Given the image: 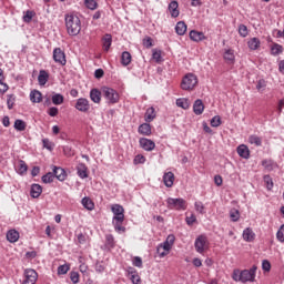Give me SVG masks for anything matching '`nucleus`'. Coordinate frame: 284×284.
<instances>
[{"label": "nucleus", "instance_id": "obj_52", "mask_svg": "<svg viewBox=\"0 0 284 284\" xmlns=\"http://www.w3.org/2000/svg\"><path fill=\"white\" fill-rule=\"evenodd\" d=\"M67 272H70V264H63L58 267V274L63 275Z\"/></svg>", "mask_w": 284, "mask_h": 284}, {"label": "nucleus", "instance_id": "obj_44", "mask_svg": "<svg viewBox=\"0 0 284 284\" xmlns=\"http://www.w3.org/2000/svg\"><path fill=\"white\" fill-rule=\"evenodd\" d=\"M230 217H231V221H233L234 223H236V221H239V219H241V213L239 212V210L232 209V210L230 211Z\"/></svg>", "mask_w": 284, "mask_h": 284}, {"label": "nucleus", "instance_id": "obj_16", "mask_svg": "<svg viewBox=\"0 0 284 284\" xmlns=\"http://www.w3.org/2000/svg\"><path fill=\"white\" fill-rule=\"evenodd\" d=\"M8 90H10V87L6 83V73L3 69L0 68V94L8 92Z\"/></svg>", "mask_w": 284, "mask_h": 284}, {"label": "nucleus", "instance_id": "obj_11", "mask_svg": "<svg viewBox=\"0 0 284 284\" xmlns=\"http://www.w3.org/2000/svg\"><path fill=\"white\" fill-rule=\"evenodd\" d=\"M139 144L145 152H152L156 148V143L148 138H140Z\"/></svg>", "mask_w": 284, "mask_h": 284}, {"label": "nucleus", "instance_id": "obj_13", "mask_svg": "<svg viewBox=\"0 0 284 284\" xmlns=\"http://www.w3.org/2000/svg\"><path fill=\"white\" fill-rule=\"evenodd\" d=\"M172 19H176L181 14V11H179V2L176 0H173L169 3L168 8Z\"/></svg>", "mask_w": 284, "mask_h": 284}, {"label": "nucleus", "instance_id": "obj_39", "mask_svg": "<svg viewBox=\"0 0 284 284\" xmlns=\"http://www.w3.org/2000/svg\"><path fill=\"white\" fill-rule=\"evenodd\" d=\"M234 59H235L234 50L232 49L225 50L224 60L227 61L229 63H234Z\"/></svg>", "mask_w": 284, "mask_h": 284}, {"label": "nucleus", "instance_id": "obj_31", "mask_svg": "<svg viewBox=\"0 0 284 284\" xmlns=\"http://www.w3.org/2000/svg\"><path fill=\"white\" fill-rule=\"evenodd\" d=\"M247 47L250 50H258L261 48V40L258 38H251L247 41Z\"/></svg>", "mask_w": 284, "mask_h": 284}, {"label": "nucleus", "instance_id": "obj_19", "mask_svg": "<svg viewBox=\"0 0 284 284\" xmlns=\"http://www.w3.org/2000/svg\"><path fill=\"white\" fill-rule=\"evenodd\" d=\"M30 101L31 103H41V101H43V94H41V91L39 90L31 91Z\"/></svg>", "mask_w": 284, "mask_h": 284}, {"label": "nucleus", "instance_id": "obj_49", "mask_svg": "<svg viewBox=\"0 0 284 284\" xmlns=\"http://www.w3.org/2000/svg\"><path fill=\"white\" fill-rule=\"evenodd\" d=\"M132 265H134V267H143V260L140 256H134L132 258Z\"/></svg>", "mask_w": 284, "mask_h": 284}, {"label": "nucleus", "instance_id": "obj_46", "mask_svg": "<svg viewBox=\"0 0 284 284\" xmlns=\"http://www.w3.org/2000/svg\"><path fill=\"white\" fill-rule=\"evenodd\" d=\"M152 59L155 60V63H161L163 61L161 50L153 49Z\"/></svg>", "mask_w": 284, "mask_h": 284}, {"label": "nucleus", "instance_id": "obj_4", "mask_svg": "<svg viewBox=\"0 0 284 284\" xmlns=\"http://www.w3.org/2000/svg\"><path fill=\"white\" fill-rule=\"evenodd\" d=\"M101 92H102V97H104L109 105H114L115 103H119L120 95L116 90L110 87H102Z\"/></svg>", "mask_w": 284, "mask_h": 284}, {"label": "nucleus", "instance_id": "obj_24", "mask_svg": "<svg viewBox=\"0 0 284 284\" xmlns=\"http://www.w3.org/2000/svg\"><path fill=\"white\" fill-rule=\"evenodd\" d=\"M77 172L80 179H88V165H85V163H79L77 166Z\"/></svg>", "mask_w": 284, "mask_h": 284}, {"label": "nucleus", "instance_id": "obj_30", "mask_svg": "<svg viewBox=\"0 0 284 284\" xmlns=\"http://www.w3.org/2000/svg\"><path fill=\"white\" fill-rule=\"evenodd\" d=\"M115 245H116V242H114V235L106 234L105 235V243H104L105 250H114Z\"/></svg>", "mask_w": 284, "mask_h": 284}, {"label": "nucleus", "instance_id": "obj_48", "mask_svg": "<svg viewBox=\"0 0 284 284\" xmlns=\"http://www.w3.org/2000/svg\"><path fill=\"white\" fill-rule=\"evenodd\" d=\"M194 207L199 214H205V205H203V202H195Z\"/></svg>", "mask_w": 284, "mask_h": 284}, {"label": "nucleus", "instance_id": "obj_43", "mask_svg": "<svg viewBox=\"0 0 284 284\" xmlns=\"http://www.w3.org/2000/svg\"><path fill=\"white\" fill-rule=\"evenodd\" d=\"M84 4L89 10H97V8H99L97 0H84Z\"/></svg>", "mask_w": 284, "mask_h": 284}, {"label": "nucleus", "instance_id": "obj_2", "mask_svg": "<svg viewBox=\"0 0 284 284\" xmlns=\"http://www.w3.org/2000/svg\"><path fill=\"white\" fill-rule=\"evenodd\" d=\"M68 34L77 37L81 32V20L77 14H67L64 18Z\"/></svg>", "mask_w": 284, "mask_h": 284}, {"label": "nucleus", "instance_id": "obj_8", "mask_svg": "<svg viewBox=\"0 0 284 284\" xmlns=\"http://www.w3.org/2000/svg\"><path fill=\"white\" fill-rule=\"evenodd\" d=\"M23 276L24 278L22 281V284H36L37 280L39 278V274L32 268H26Z\"/></svg>", "mask_w": 284, "mask_h": 284}, {"label": "nucleus", "instance_id": "obj_42", "mask_svg": "<svg viewBox=\"0 0 284 284\" xmlns=\"http://www.w3.org/2000/svg\"><path fill=\"white\" fill-rule=\"evenodd\" d=\"M265 88H267V81H265V79H260L256 83L257 92H264Z\"/></svg>", "mask_w": 284, "mask_h": 284}, {"label": "nucleus", "instance_id": "obj_33", "mask_svg": "<svg viewBox=\"0 0 284 284\" xmlns=\"http://www.w3.org/2000/svg\"><path fill=\"white\" fill-rule=\"evenodd\" d=\"M178 108H182V110H189L190 109V100L187 98H179L176 100Z\"/></svg>", "mask_w": 284, "mask_h": 284}, {"label": "nucleus", "instance_id": "obj_1", "mask_svg": "<svg viewBox=\"0 0 284 284\" xmlns=\"http://www.w3.org/2000/svg\"><path fill=\"white\" fill-rule=\"evenodd\" d=\"M111 212L113 213L112 224L115 232L121 234L125 232V226H123V221H125V209L121 204L111 205Z\"/></svg>", "mask_w": 284, "mask_h": 284}, {"label": "nucleus", "instance_id": "obj_56", "mask_svg": "<svg viewBox=\"0 0 284 284\" xmlns=\"http://www.w3.org/2000/svg\"><path fill=\"white\" fill-rule=\"evenodd\" d=\"M264 183H266L267 190H272L274 187V182H272V178L270 175L264 176Z\"/></svg>", "mask_w": 284, "mask_h": 284}, {"label": "nucleus", "instance_id": "obj_17", "mask_svg": "<svg viewBox=\"0 0 284 284\" xmlns=\"http://www.w3.org/2000/svg\"><path fill=\"white\" fill-rule=\"evenodd\" d=\"M256 239V233L250 227L245 229L243 231V240L246 241V243H252Z\"/></svg>", "mask_w": 284, "mask_h": 284}, {"label": "nucleus", "instance_id": "obj_55", "mask_svg": "<svg viewBox=\"0 0 284 284\" xmlns=\"http://www.w3.org/2000/svg\"><path fill=\"white\" fill-rule=\"evenodd\" d=\"M70 280L72 281L73 284L79 283V281H80L79 272L72 271V272L70 273Z\"/></svg>", "mask_w": 284, "mask_h": 284}, {"label": "nucleus", "instance_id": "obj_50", "mask_svg": "<svg viewBox=\"0 0 284 284\" xmlns=\"http://www.w3.org/2000/svg\"><path fill=\"white\" fill-rule=\"evenodd\" d=\"M262 165L265 168V170H274V162L272 160H263Z\"/></svg>", "mask_w": 284, "mask_h": 284}, {"label": "nucleus", "instance_id": "obj_57", "mask_svg": "<svg viewBox=\"0 0 284 284\" xmlns=\"http://www.w3.org/2000/svg\"><path fill=\"white\" fill-rule=\"evenodd\" d=\"M134 165L143 164L145 163V158L141 154H138L133 160Z\"/></svg>", "mask_w": 284, "mask_h": 284}, {"label": "nucleus", "instance_id": "obj_45", "mask_svg": "<svg viewBox=\"0 0 284 284\" xmlns=\"http://www.w3.org/2000/svg\"><path fill=\"white\" fill-rule=\"evenodd\" d=\"M28 172V164L23 160H21L18 164V173L19 174H26Z\"/></svg>", "mask_w": 284, "mask_h": 284}, {"label": "nucleus", "instance_id": "obj_53", "mask_svg": "<svg viewBox=\"0 0 284 284\" xmlns=\"http://www.w3.org/2000/svg\"><path fill=\"white\" fill-rule=\"evenodd\" d=\"M239 34L240 37H243L245 39V37H247L248 32H247V26L245 24H240L239 26Z\"/></svg>", "mask_w": 284, "mask_h": 284}, {"label": "nucleus", "instance_id": "obj_36", "mask_svg": "<svg viewBox=\"0 0 284 284\" xmlns=\"http://www.w3.org/2000/svg\"><path fill=\"white\" fill-rule=\"evenodd\" d=\"M271 54L273 57H278V54H283V45L278 44V43H274L271 47Z\"/></svg>", "mask_w": 284, "mask_h": 284}, {"label": "nucleus", "instance_id": "obj_21", "mask_svg": "<svg viewBox=\"0 0 284 284\" xmlns=\"http://www.w3.org/2000/svg\"><path fill=\"white\" fill-rule=\"evenodd\" d=\"M53 176L58 179V181H63L68 174H65V170L59 166H53Z\"/></svg>", "mask_w": 284, "mask_h": 284}, {"label": "nucleus", "instance_id": "obj_6", "mask_svg": "<svg viewBox=\"0 0 284 284\" xmlns=\"http://www.w3.org/2000/svg\"><path fill=\"white\" fill-rule=\"evenodd\" d=\"M196 85H199V78H196V75L193 73H187L182 79L181 88L183 90H186L187 92H192V90H194V88H196Z\"/></svg>", "mask_w": 284, "mask_h": 284}, {"label": "nucleus", "instance_id": "obj_38", "mask_svg": "<svg viewBox=\"0 0 284 284\" xmlns=\"http://www.w3.org/2000/svg\"><path fill=\"white\" fill-rule=\"evenodd\" d=\"M36 14L37 12H34L33 10H27L22 18L24 23H30L32 19H34Z\"/></svg>", "mask_w": 284, "mask_h": 284}, {"label": "nucleus", "instance_id": "obj_5", "mask_svg": "<svg viewBox=\"0 0 284 284\" xmlns=\"http://www.w3.org/2000/svg\"><path fill=\"white\" fill-rule=\"evenodd\" d=\"M166 207L169 210H176L178 212H184V210H187V201H185L183 197H169L166 200Z\"/></svg>", "mask_w": 284, "mask_h": 284}, {"label": "nucleus", "instance_id": "obj_26", "mask_svg": "<svg viewBox=\"0 0 284 284\" xmlns=\"http://www.w3.org/2000/svg\"><path fill=\"white\" fill-rule=\"evenodd\" d=\"M42 192H43V187H41L40 184L31 185L30 194H31L32 199H39V196H41Z\"/></svg>", "mask_w": 284, "mask_h": 284}, {"label": "nucleus", "instance_id": "obj_18", "mask_svg": "<svg viewBox=\"0 0 284 284\" xmlns=\"http://www.w3.org/2000/svg\"><path fill=\"white\" fill-rule=\"evenodd\" d=\"M138 132L143 136H150L152 134V126L150 123H143L139 126Z\"/></svg>", "mask_w": 284, "mask_h": 284}, {"label": "nucleus", "instance_id": "obj_14", "mask_svg": "<svg viewBox=\"0 0 284 284\" xmlns=\"http://www.w3.org/2000/svg\"><path fill=\"white\" fill-rule=\"evenodd\" d=\"M191 41H195V43H199L200 41H205L207 37H205V33L199 32L196 30H192L189 34Z\"/></svg>", "mask_w": 284, "mask_h": 284}, {"label": "nucleus", "instance_id": "obj_35", "mask_svg": "<svg viewBox=\"0 0 284 284\" xmlns=\"http://www.w3.org/2000/svg\"><path fill=\"white\" fill-rule=\"evenodd\" d=\"M121 63L122 65H130V63H132V54L128 51L122 52Z\"/></svg>", "mask_w": 284, "mask_h": 284}, {"label": "nucleus", "instance_id": "obj_63", "mask_svg": "<svg viewBox=\"0 0 284 284\" xmlns=\"http://www.w3.org/2000/svg\"><path fill=\"white\" fill-rule=\"evenodd\" d=\"M232 278L233 281H240L241 283H243V280L241 277V271H234Z\"/></svg>", "mask_w": 284, "mask_h": 284}, {"label": "nucleus", "instance_id": "obj_34", "mask_svg": "<svg viewBox=\"0 0 284 284\" xmlns=\"http://www.w3.org/2000/svg\"><path fill=\"white\" fill-rule=\"evenodd\" d=\"M248 143H251V145H256V148H261V145H263V140L258 135L253 134L248 136Z\"/></svg>", "mask_w": 284, "mask_h": 284}, {"label": "nucleus", "instance_id": "obj_29", "mask_svg": "<svg viewBox=\"0 0 284 284\" xmlns=\"http://www.w3.org/2000/svg\"><path fill=\"white\" fill-rule=\"evenodd\" d=\"M175 32L179 37H183L187 32V24L184 21H179L175 26Z\"/></svg>", "mask_w": 284, "mask_h": 284}, {"label": "nucleus", "instance_id": "obj_40", "mask_svg": "<svg viewBox=\"0 0 284 284\" xmlns=\"http://www.w3.org/2000/svg\"><path fill=\"white\" fill-rule=\"evenodd\" d=\"M13 128L18 132H23L26 130V128H27V124H26V122L23 120H16Z\"/></svg>", "mask_w": 284, "mask_h": 284}, {"label": "nucleus", "instance_id": "obj_12", "mask_svg": "<svg viewBox=\"0 0 284 284\" xmlns=\"http://www.w3.org/2000/svg\"><path fill=\"white\" fill-rule=\"evenodd\" d=\"M75 110L79 112H90V100L85 98H80L77 100Z\"/></svg>", "mask_w": 284, "mask_h": 284}, {"label": "nucleus", "instance_id": "obj_54", "mask_svg": "<svg viewBox=\"0 0 284 284\" xmlns=\"http://www.w3.org/2000/svg\"><path fill=\"white\" fill-rule=\"evenodd\" d=\"M221 116L220 115H215L212 118L211 120V126L212 128H219L221 125Z\"/></svg>", "mask_w": 284, "mask_h": 284}, {"label": "nucleus", "instance_id": "obj_60", "mask_svg": "<svg viewBox=\"0 0 284 284\" xmlns=\"http://www.w3.org/2000/svg\"><path fill=\"white\" fill-rule=\"evenodd\" d=\"M130 280H131V282H132L133 284H141V276L139 275V273H135V275H132V276L130 277Z\"/></svg>", "mask_w": 284, "mask_h": 284}, {"label": "nucleus", "instance_id": "obj_10", "mask_svg": "<svg viewBox=\"0 0 284 284\" xmlns=\"http://www.w3.org/2000/svg\"><path fill=\"white\" fill-rule=\"evenodd\" d=\"M53 61L58 63V65H65V63H68L65 52L61 50V48L53 49Z\"/></svg>", "mask_w": 284, "mask_h": 284}, {"label": "nucleus", "instance_id": "obj_32", "mask_svg": "<svg viewBox=\"0 0 284 284\" xmlns=\"http://www.w3.org/2000/svg\"><path fill=\"white\" fill-rule=\"evenodd\" d=\"M7 240L9 241V243H17V241H19V232H17L16 230L8 231Z\"/></svg>", "mask_w": 284, "mask_h": 284}, {"label": "nucleus", "instance_id": "obj_28", "mask_svg": "<svg viewBox=\"0 0 284 284\" xmlns=\"http://www.w3.org/2000/svg\"><path fill=\"white\" fill-rule=\"evenodd\" d=\"M103 94L102 91H99V89H92L90 91V99L93 101V103H101V95Z\"/></svg>", "mask_w": 284, "mask_h": 284}, {"label": "nucleus", "instance_id": "obj_61", "mask_svg": "<svg viewBox=\"0 0 284 284\" xmlns=\"http://www.w3.org/2000/svg\"><path fill=\"white\" fill-rule=\"evenodd\" d=\"M185 221L189 225H194V223H196V215L191 214V216H186Z\"/></svg>", "mask_w": 284, "mask_h": 284}, {"label": "nucleus", "instance_id": "obj_3", "mask_svg": "<svg viewBox=\"0 0 284 284\" xmlns=\"http://www.w3.org/2000/svg\"><path fill=\"white\" fill-rule=\"evenodd\" d=\"M175 241L176 237L174 234H170L166 240L158 246L156 253L159 254L160 258H165V256L170 254Z\"/></svg>", "mask_w": 284, "mask_h": 284}, {"label": "nucleus", "instance_id": "obj_37", "mask_svg": "<svg viewBox=\"0 0 284 284\" xmlns=\"http://www.w3.org/2000/svg\"><path fill=\"white\" fill-rule=\"evenodd\" d=\"M82 205H83V207H85V210H89L90 212H92V210H94V202H92V200L90 197H83Z\"/></svg>", "mask_w": 284, "mask_h": 284}, {"label": "nucleus", "instance_id": "obj_58", "mask_svg": "<svg viewBox=\"0 0 284 284\" xmlns=\"http://www.w3.org/2000/svg\"><path fill=\"white\" fill-rule=\"evenodd\" d=\"M262 270H263L264 272H270V270H272V264L270 263V261L264 260V261L262 262Z\"/></svg>", "mask_w": 284, "mask_h": 284}, {"label": "nucleus", "instance_id": "obj_41", "mask_svg": "<svg viewBox=\"0 0 284 284\" xmlns=\"http://www.w3.org/2000/svg\"><path fill=\"white\" fill-rule=\"evenodd\" d=\"M63 101H64V98L60 93H55L54 95H52L53 105H61Z\"/></svg>", "mask_w": 284, "mask_h": 284}, {"label": "nucleus", "instance_id": "obj_51", "mask_svg": "<svg viewBox=\"0 0 284 284\" xmlns=\"http://www.w3.org/2000/svg\"><path fill=\"white\" fill-rule=\"evenodd\" d=\"M276 239L277 241H280V243H284V224L281 225V227L278 229L276 233Z\"/></svg>", "mask_w": 284, "mask_h": 284}, {"label": "nucleus", "instance_id": "obj_15", "mask_svg": "<svg viewBox=\"0 0 284 284\" xmlns=\"http://www.w3.org/2000/svg\"><path fill=\"white\" fill-rule=\"evenodd\" d=\"M204 111H205V104H203V100H201V99L195 100V102L193 104L194 114H196L197 116H201V114Z\"/></svg>", "mask_w": 284, "mask_h": 284}, {"label": "nucleus", "instance_id": "obj_7", "mask_svg": "<svg viewBox=\"0 0 284 284\" xmlns=\"http://www.w3.org/2000/svg\"><path fill=\"white\" fill-rule=\"evenodd\" d=\"M194 247L197 254H204V252L210 248V242L207 241V236H197L194 242Z\"/></svg>", "mask_w": 284, "mask_h": 284}, {"label": "nucleus", "instance_id": "obj_62", "mask_svg": "<svg viewBox=\"0 0 284 284\" xmlns=\"http://www.w3.org/2000/svg\"><path fill=\"white\" fill-rule=\"evenodd\" d=\"M49 116H57L59 114V109L57 106H52L48 110Z\"/></svg>", "mask_w": 284, "mask_h": 284}, {"label": "nucleus", "instance_id": "obj_20", "mask_svg": "<svg viewBox=\"0 0 284 284\" xmlns=\"http://www.w3.org/2000/svg\"><path fill=\"white\" fill-rule=\"evenodd\" d=\"M102 45H103L104 52L110 51V48L112 47V34L110 33L104 34V37L102 38Z\"/></svg>", "mask_w": 284, "mask_h": 284}, {"label": "nucleus", "instance_id": "obj_64", "mask_svg": "<svg viewBox=\"0 0 284 284\" xmlns=\"http://www.w3.org/2000/svg\"><path fill=\"white\" fill-rule=\"evenodd\" d=\"M283 108H284V100H280L277 104V114L283 113Z\"/></svg>", "mask_w": 284, "mask_h": 284}, {"label": "nucleus", "instance_id": "obj_9", "mask_svg": "<svg viewBox=\"0 0 284 284\" xmlns=\"http://www.w3.org/2000/svg\"><path fill=\"white\" fill-rule=\"evenodd\" d=\"M256 266H252L250 270L241 271L242 283H254V278H256Z\"/></svg>", "mask_w": 284, "mask_h": 284}, {"label": "nucleus", "instance_id": "obj_59", "mask_svg": "<svg viewBox=\"0 0 284 284\" xmlns=\"http://www.w3.org/2000/svg\"><path fill=\"white\" fill-rule=\"evenodd\" d=\"M144 48H152L154 44L152 43V38L146 37L142 41Z\"/></svg>", "mask_w": 284, "mask_h": 284}, {"label": "nucleus", "instance_id": "obj_23", "mask_svg": "<svg viewBox=\"0 0 284 284\" xmlns=\"http://www.w3.org/2000/svg\"><path fill=\"white\" fill-rule=\"evenodd\" d=\"M155 119H156V111L154 110V106H151L146 110L144 114V121H146V123H152V121Z\"/></svg>", "mask_w": 284, "mask_h": 284}, {"label": "nucleus", "instance_id": "obj_47", "mask_svg": "<svg viewBox=\"0 0 284 284\" xmlns=\"http://www.w3.org/2000/svg\"><path fill=\"white\" fill-rule=\"evenodd\" d=\"M54 181V174L52 172L42 176V183H52Z\"/></svg>", "mask_w": 284, "mask_h": 284}, {"label": "nucleus", "instance_id": "obj_27", "mask_svg": "<svg viewBox=\"0 0 284 284\" xmlns=\"http://www.w3.org/2000/svg\"><path fill=\"white\" fill-rule=\"evenodd\" d=\"M163 183L166 185V187H172L174 185V173L166 172L163 175Z\"/></svg>", "mask_w": 284, "mask_h": 284}, {"label": "nucleus", "instance_id": "obj_25", "mask_svg": "<svg viewBox=\"0 0 284 284\" xmlns=\"http://www.w3.org/2000/svg\"><path fill=\"white\" fill-rule=\"evenodd\" d=\"M237 154L242 159H250V148L245 144H241L237 146Z\"/></svg>", "mask_w": 284, "mask_h": 284}, {"label": "nucleus", "instance_id": "obj_22", "mask_svg": "<svg viewBox=\"0 0 284 284\" xmlns=\"http://www.w3.org/2000/svg\"><path fill=\"white\" fill-rule=\"evenodd\" d=\"M50 79V73L45 70H40L39 75H38V83L39 85H45Z\"/></svg>", "mask_w": 284, "mask_h": 284}]
</instances>
